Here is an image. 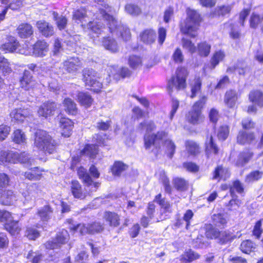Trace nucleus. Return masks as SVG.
Masks as SVG:
<instances>
[{"label": "nucleus", "mask_w": 263, "mask_h": 263, "mask_svg": "<svg viewBox=\"0 0 263 263\" xmlns=\"http://www.w3.org/2000/svg\"><path fill=\"white\" fill-rule=\"evenodd\" d=\"M167 134L163 131L158 132L154 135H146L144 136V144L146 149H149L152 145L156 148H160L161 144L166 147L168 156L172 158L175 152L176 146L175 144L169 139H165Z\"/></svg>", "instance_id": "obj_1"}, {"label": "nucleus", "mask_w": 263, "mask_h": 263, "mask_svg": "<svg viewBox=\"0 0 263 263\" xmlns=\"http://www.w3.org/2000/svg\"><path fill=\"white\" fill-rule=\"evenodd\" d=\"M34 145L45 154L53 153L55 149L54 141L51 136L43 130H37L34 134Z\"/></svg>", "instance_id": "obj_2"}, {"label": "nucleus", "mask_w": 263, "mask_h": 263, "mask_svg": "<svg viewBox=\"0 0 263 263\" xmlns=\"http://www.w3.org/2000/svg\"><path fill=\"white\" fill-rule=\"evenodd\" d=\"M101 16L106 18L110 32L118 36H121L124 41H127L130 38V32L128 28L121 24L115 17L111 15H105L104 12L101 11Z\"/></svg>", "instance_id": "obj_3"}, {"label": "nucleus", "mask_w": 263, "mask_h": 263, "mask_svg": "<svg viewBox=\"0 0 263 263\" xmlns=\"http://www.w3.org/2000/svg\"><path fill=\"white\" fill-rule=\"evenodd\" d=\"M187 17L184 25L181 26V31L191 37H195L201 18L199 14L195 10L188 9Z\"/></svg>", "instance_id": "obj_4"}, {"label": "nucleus", "mask_w": 263, "mask_h": 263, "mask_svg": "<svg viewBox=\"0 0 263 263\" xmlns=\"http://www.w3.org/2000/svg\"><path fill=\"white\" fill-rule=\"evenodd\" d=\"M188 72L184 67L178 68L176 71V76L172 77L168 82L167 90L170 95L174 89L179 90L184 89L186 86V79Z\"/></svg>", "instance_id": "obj_5"}, {"label": "nucleus", "mask_w": 263, "mask_h": 263, "mask_svg": "<svg viewBox=\"0 0 263 263\" xmlns=\"http://www.w3.org/2000/svg\"><path fill=\"white\" fill-rule=\"evenodd\" d=\"M67 222L69 224V229L75 232H79L82 235L94 234L103 230V226L100 222H93L91 224H75L72 219H67Z\"/></svg>", "instance_id": "obj_6"}, {"label": "nucleus", "mask_w": 263, "mask_h": 263, "mask_svg": "<svg viewBox=\"0 0 263 263\" xmlns=\"http://www.w3.org/2000/svg\"><path fill=\"white\" fill-rule=\"evenodd\" d=\"M206 100L207 98L203 96L194 104L187 116V120L190 123L198 124L203 121V116L202 115L201 110L205 104Z\"/></svg>", "instance_id": "obj_7"}, {"label": "nucleus", "mask_w": 263, "mask_h": 263, "mask_svg": "<svg viewBox=\"0 0 263 263\" xmlns=\"http://www.w3.org/2000/svg\"><path fill=\"white\" fill-rule=\"evenodd\" d=\"M83 80L86 86L91 87L94 91L98 92L102 87L100 78L92 69L86 68L83 70Z\"/></svg>", "instance_id": "obj_8"}, {"label": "nucleus", "mask_w": 263, "mask_h": 263, "mask_svg": "<svg viewBox=\"0 0 263 263\" xmlns=\"http://www.w3.org/2000/svg\"><path fill=\"white\" fill-rule=\"evenodd\" d=\"M82 68V63L77 57H71L62 63L63 72L76 75Z\"/></svg>", "instance_id": "obj_9"}, {"label": "nucleus", "mask_w": 263, "mask_h": 263, "mask_svg": "<svg viewBox=\"0 0 263 263\" xmlns=\"http://www.w3.org/2000/svg\"><path fill=\"white\" fill-rule=\"evenodd\" d=\"M0 221L5 223L6 230L12 235L16 232V222L13 220L10 213L5 211H0Z\"/></svg>", "instance_id": "obj_10"}, {"label": "nucleus", "mask_w": 263, "mask_h": 263, "mask_svg": "<svg viewBox=\"0 0 263 263\" xmlns=\"http://www.w3.org/2000/svg\"><path fill=\"white\" fill-rule=\"evenodd\" d=\"M69 238V235L67 230L62 229L57 235L55 239L48 241L45 244L48 249H54L58 248L61 244L67 242Z\"/></svg>", "instance_id": "obj_11"}, {"label": "nucleus", "mask_w": 263, "mask_h": 263, "mask_svg": "<svg viewBox=\"0 0 263 263\" xmlns=\"http://www.w3.org/2000/svg\"><path fill=\"white\" fill-rule=\"evenodd\" d=\"M78 174L80 179H82L87 187H91L89 190L91 192H96L100 185L97 182H93L87 170L81 167L78 171Z\"/></svg>", "instance_id": "obj_12"}, {"label": "nucleus", "mask_w": 263, "mask_h": 263, "mask_svg": "<svg viewBox=\"0 0 263 263\" xmlns=\"http://www.w3.org/2000/svg\"><path fill=\"white\" fill-rule=\"evenodd\" d=\"M59 105L54 102H47L42 104L39 108L37 114L39 116L48 118L53 116Z\"/></svg>", "instance_id": "obj_13"}, {"label": "nucleus", "mask_w": 263, "mask_h": 263, "mask_svg": "<svg viewBox=\"0 0 263 263\" xmlns=\"http://www.w3.org/2000/svg\"><path fill=\"white\" fill-rule=\"evenodd\" d=\"M96 3L97 4V7H98V11H97L94 14L96 18L98 20H104L106 22V18L102 16L101 11L104 12L105 15H110L108 13H112L115 11L109 6L107 3V0H95Z\"/></svg>", "instance_id": "obj_14"}, {"label": "nucleus", "mask_w": 263, "mask_h": 263, "mask_svg": "<svg viewBox=\"0 0 263 263\" xmlns=\"http://www.w3.org/2000/svg\"><path fill=\"white\" fill-rule=\"evenodd\" d=\"M87 27L93 37H98L99 35L109 31V28L105 27L101 22L95 21L89 22L87 25Z\"/></svg>", "instance_id": "obj_15"}, {"label": "nucleus", "mask_w": 263, "mask_h": 263, "mask_svg": "<svg viewBox=\"0 0 263 263\" xmlns=\"http://www.w3.org/2000/svg\"><path fill=\"white\" fill-rule=\"evenodd\" d=\"M156 36L155 31L151 29L143 30L139 35L140 41L148 45H151L155 42Z\"/></svg>", "instance_id": "obj_16"}, {"label": "nucleus", "mask_w": 263, "mask_h": 263, "mask_svg": "<svg viewBox=\"0 0 263 263\" xmlns=\"http://www.w3.org/2000/svg\"><path fill=\"white\" fill-rule=\"evenodd\" d=\"M237 140L240 144H250L256 142V137L253 133L242 130L239 132Z\"/></svg>", "instance_id": "obj_17"}, {"label": "nucleus", "mask_w": 263, "mask_h": 263, "mask_svg": "<svg viewBox=\"0 0 263 263\" xmlns=\"http://www.w3.org/2000/svg\"><path fill=\"white\" fill-rule=\"evenodd\" d=\"M36 26L39 31L44 36L48 37L53 35V27L49 23L44 21H40L37 22Z\"/></svg>", "instance_id": "obj_18"}, {"label": "nucleus", "mask_w": 263, "mask_h": 263, "mask_svg": "<svg viewBox=\"0 0 263 263\" xmlns=\"http://www.w3.org/2000/svg\"><path fill=\"white\" fill-rule=\"evenodd\" d=\"M48 51V45L44 41H39L33 46V53L35 57H43Z\"/></svg>", "instance_id": "obj_19"}, {"label": "nucleus", "mask_w": 263, "mask_h": 263, "mask_svg": "<svg viewBox=\"0 0 263 263\" xmlns=\"http://www.w3.org/2000/svg\"><path fill=\"white\" fill-rule=\"evenodd\" d=\"M205 150L208 157H209V155L212 153L216 155L218 153L219 148L215 144L212 136L207 137L206 138L205 142Z\"/></svg>", "instance_id": "obj_20"}, {"label": "nucleus", "mask_w": 263, "mask_h": 263, "mask_svg": "<svg viewBox=\"0 0 263 263\" xmlns=\"http://www.w3.org/2000/svg\"><path fill=\"white\" fill-rule=\"evenodd\" d=\"M60 123L62 129V135L65 137H69L73 129V122L68 118H62Z\"/></svg>", "instance_id": "obj_21"}, {"label": "nucleus", "mask_w": 263, "mask_h": 263, "mask_svg": "<svg viewBox=\"0 0 263 263\" xmlns=\"http://www.w3.org/2000/svg\"><path fill=\"white\" fill-rule=\"evenodd\" d=\"M17 162L24 165V166L29 167L33 165H35V160L34 158L31 157L29 155L24 152L20 155L17 154Z\"/></svg>", "instance_id": "obj_22"}, {"label": "nucleus", "mask_w": 263, "mask_h": 263, "mask_svg": "<svg viewBox=\"0 0 263 263\" xmlns=\"http://www.w3.org/2000/svg\"><path fill=\"white\" fill-rule=\"evenodd\" d=\"M15 160L16 155L15 153L3 151L0 152V164L15 163Z\"/></svg>", "instance_id": "obj_23"}, {"label": "nucleus", "mask_w": 263, "mask_h": 263, "mask_svg": "<svg viewBox=\"0 0 263 263\" xmlns=\"http://www.w3.org/2000/svg\"><path fill=\"white\" fill-rule=\"evenodd\" d=\"M253 156V153L249 150H246L239 154L236 162V165L242 167L249 162Z\"/></svg>", "instance_id": "obj_24"}, {"label": "nucleus", "mask_w": 263, "mask_h": 263, "mask_svg": "<svg viewBox=\"0 0 263 263\" xmlns=\"http://www.w3.org/2000/svg\"><path fill=\"white\" fill-rule=\"evenodd\" d=\"M104 218L110 227H117L120 224L119 216L115 212H105Z\"/></svg>", "instance_id": "obj_25"}, {"label": "nucleus", "mask_w": 263, "mask_h": 263, "mask_svg": "<svg viewBox=\"0 0 263 263\" xmlns=\"http://www.w3.org/2000/svg\"><path fill=\"white\" fill-rule=\"evenodd\" d=\"M98 149L95 144H87L80 152V156H87L90 159H94L98 154Z\"/></svg>", "instance_id": "obj_26"}, {"label": "nucleus", "mask_w": 263, "mask_h": 263, "mask_svg": "<svg viewBox=\"0 0 263 263\" xmlns=\"http://www.w3.org/2000/svg\"><path fill=\"white\" fill-rule=\"evenodd\" d=\"M238 99V94L235 90H230L226 92L224 102L229 107L232 108L235 105Z\"/></svg>", "instance_id": "obj_27"}, {"label": "nucleus", "mask_w": 263, "mask_h": 263, "mask_svg": "<svg viewBox=\"0 0 263 263\" xmlns=\"http://www.w3.org/2000/svg\"><path fill=\"white\" fill-rule=\"evenodd\" d=\"M87 16L85 9L80 8L73 11L72 19L78 24H83L84 22H86ZM82 26H83V24H82Z\"/></svg>", "instance_id": "obj_28"}, {"label": "nucleus", "mask_w": 263, "mask_h": 263, "mask_svg": "<svg viewBox=\"0 0 263 263\" xmlns=\"http://www.w3.org/2000/svg\"><path fill=\"white\" fill-rule=\"evenodd\" d=\"M42 172L39 167H35L24 173V176L30 180H39L42 175Z\"/></svg>", "instance_id": "obj_29"}, {"label": "nucleus", "mask_w": 263, "mask_h": 263, "mask_svg": "<svg viewBox=\"0 0 263 263\" xmlns=\"http://www.w3.org/2000/svg\"><path fill=\"white\" fill-rule=\"evenodd\" d=\"M32 77L31 72L27 70H24L23 77L20 80V85L22 88L26 90L33 85Z\"/></svg>", "instance_id": "obj_30"}, {"label": "nucleus", "mask_w": 263, "mask_h": 263, "mask_svg": "<svg viewBox=\"0 0 263 263\" xmlns=\"http://www.w3.org/2000/svg\"><path fill=\"white\" fill-rule=\"evenodd\" d=\"M77 99L80 103L86 108L90 107L93 101L91 96L87 92H79Z\"/></svg>", "instance_id": "obj_31"}, {"label": "nucleus", "mask_w": 263, "mask_h": 263, "mask_svg": "<svg viewBox=\"0 0 263 263\" xmlns=\"http://www.w3.org/2000/svg\"><path fill=\"white\" fill-rule=\"evenodd\" d=\"M104 47L111 52H116L118 51V46L116 41L110 37H104L102 41Z\"/></svg>", "instance_id": "obj_32"}, {"label": "nucleus", "mask_w": 263, "mask_h": 263, "mask_svg": "<svg viewBox=\"0 0 263 263\" xmlns=\"http://www.w3.org/2000/svg\"><path fill=\"white\" fill-rule=\"evenodd\" d=\"M52 16L53 19L59 30H64L66 28L67 19L65 16L60 15L55 11L52 12Z\"/></svg>", "instance_id": "obj_33"}, {"label": "nucleus", "mask_w": 263, "mask_h": 263, "mask_svg": "<svg viewBox=\"0 0 263 263\" xmlns=\"http://www.w3.org/2000/svg\"><path fill=\"white\" fill-rule=\"evenodd\" d=\"M250 101L260 107L263 106V92L259 90L252 91L249 96Z\"/></svg>", "instance_id": "obj_34"}, {"label": "nucleus", "mask_w": 263, "mask_h": 263, "mask_svg": "<svg viewBox=\"0 0 263 263\" xmlns=\"http://www.w3.org/2000/svg\"><path fill=\"white\" fill-rule=\"evenodd\" d=\"M33 33L32 26L28 24H23L17 28V34L21 38H27Z\"/></svg>", "instance_id": "obj_35"}, {"label": "nucleus", "mask_w": 263, "mask_h": 263, "mask_svg": "<svg viewBox=\"0 0 263 263\" xmlns=\"http://www.w3.org/2000/svg\"><path fill=\"white\" fill-rule=\"evenodd\" d=\"M230 176V172L227 168L218 166L213 173V179H226Z\"/></svg>", "instance_id": "obj_36"}, {"label": "nucleus", "mask_w": 263, "mask_h": 263, "mask_svg": "<svg viewBox=\"0 0 263 263\" xmlns=\"http://www.w3.org/2000/svg\"><path fill=\"white\" fill-rule=\"evenodd\" d=\"M185 147L187 153L192 156H196L200 153L199 144L192 140L185 142Z\"/></svg>", "instance_id": "obj_37"}, {"label": "nucleus", "mask_w": 263, "mask_h": 263, "mask_svg": "<svg viewBox=\"0 0 263 263\" xmlns=\"http://www.w3.org/2000/svg\"><path fill=\"white\" fill-rule=\"evenodd\" d=\"M236 236L229 231L220 232L218 236L219 243L221 245H226L231 242Z\"/></svg>", "instance_id": "obj_38"}, {"label": "nucleus", "mask_w": 263, "mask_h": 263, "mask_svg": "<svg viewBox=\"0 0 263 263\" xmlns=\"http://www.w3.org/2000/svg\"><path fill=\"white\" fill-rule=\"evenodd\" d=\"M63 104L65 111L69 114L73 115L77 114V105L72 99L65 98L63 101Z\"/></svg>", "instance_id": "obj_39"}, {"label": "nucleus", "mask_w": 263, "mask_h": 263, "mask_svg": "<svg viewBox=\"0 0 263 263\" xmlns=\"http://www.w3.org/2000/svg\"><path fill=\"white\" fill-rule=\"evenodd\" d=\"M200 257L197 253L191 249L186 250L181 256L182 261L192 262L198 259Z\"/></svg>", "instance_id": "obj_40"}, {"label": "nucleus", "mask_w": 263, "mask_h": 263, "mask_svg": "<svg viewBox=\"0 0 263 263\" xmlns=\"http://www.w3.org/2000/svg\"><path fill=\"white\" fill-rule=\"evenodd\" d=\"M154 202L158 203L163 209L166 212L171 213L172 212L171 205L164 198H162L161 194H159L155 196Z\"/></svg>", "instance_id": "obj_41"}, {"label": "nucleus", "mask_w": 263, "mask_h": 263, "mask_svg": "<svg viewBox=\"0 0 263 263\" xmlns=\"http://www.w3.org/2000/svg\"><path fill=\"white\" fill-rule=\"evenodd\" d=\"M256 248V245L250 240L243 241L240 246L241 251L246 254H249L254 251Z\"/></svg>", "instance_id": "obj_42"}, {"label": "nucleus", "mask_w": 263, "mask_h": 263, "mask_svg": "<svg viewBox=\"0 0 263 263\" xmlns=\"http://www.w3.org/2000/svg\"><path fill=\"white\" fill-rule=\"evenodd\" d=\"M127 168V165L120 161L115 162L111 168L112 173L119 176Z\"/></svg>", "instance_id": "obj_43"}, {"label": "nucleus", "mask_w": 263, "mask_h": 263, "mask_svg": "<svg viewBox=\"0 0 263 263\" xmlns=\"http://www.w3.org/2000/svg\"><path fill=\"white\" fill-rule=\"evenodd\" d=\"M71 190L72 195L75 198H82L83 197L81 185L78 181L74 180L72 181Z\"/></svg>", "instance_id": "obj_44"}, {"label": "nucleus", "mask_w": 263, "mask_h": 263, "mask_svg": "<svg viewBox=\"0 0 263 263\" xmlns=\"http://www.w3.org/2000/svg\"><path fill=\"white\" fill-rule=\"evenodd\" d=\"M125 10L128 14L134 16L139 15L142 12L141 8L138 5L131 3L125 5Z\"/></svg>", "instance_id": "obj_45"}, {"label": "nucleus", "mask_w": 263, "mask_h": 263, "mask_svg": "<svg viewBox=\"0 0 263 263\" xmlns=\"http://www.w3.org/2000/svg\"><path fill=\"white\" fill-rule=\"evenodd\" d=\"M224 56L225 54L223 51H216L213 55L211 60V69H214L219 63L223 59Z\"/></svg>", "instance_id": "obj_46"}, {"label": "nucleus", "mask_w": 263, "mask_h": 263, "mask_svg": "<svg viewBox=\"0 0 263 263\" xmlns=\"http://www.w3.org/2000/svg\"><path fill=\"white\" fill-rule=\"evenodd\" d=\"M52 211L49 205L44 206L38 212V214L43 221H47L51 217Z\"/></svg>", "instance_id": "obj_47"}, {"label": "nucleus", "mask_w": 263, "mask_h": 263, "mask_svg": "<svg viewBox=\"0 0 263 263\" xmlns=\"http://www.w3.org/2000/svg\"><path fill=\"white\" fill-rule=\"evenodd\" d=\"M175 187L178 191H184L187 189L189 184L186 181L181 178H176L173 180Z\"/></svg>", "instance_id": "obj_48"}, {"label": "nucleus", "mask_w": 263, "mask_h": 263, "mask_svg": "<svg viewBox=\"0 0 263 263\" xmlns=\"http://www.w3.org/2000/svg\"><path fill=\"white\" fill-rule=\"evenodd\" d=\"M213 224L218 227H223L227 223V220L221 214H214L212 216Z\"/></svg>", "instance_id": "obj_49"}, {"label": "nucleus", "mask_w": 263, "mask_h": 263, "mask_svg": "<svg viewBox=\"0 0 263 263\" xmlns=\"http://www.w3.org/2000/svg\"><path fill=\"white\" fill-rule=\"evenodd\" d=\"M211 45L206 42H202L198 45V52L200 55L207 57L210 52Z\"/></svg>", "instance_id": "obj_50"}, {"label": "nucleus", "mask_w": 263, "mask_h": 263, "mask_svg": "<svg viewBox=\"0 0 263 263\" xmlns=\"http://www.w3.org/2000/svg\"><path fill=\"white\" fill-rule=\"evenodd\" d=\"M230 192L232 199L229 202L228 205L230 206L232 209H236V208L239 207L241 205V201L237 198V196L234 192L233 189H230Z\"/></svg>", "instance_id": "obj_51"}, {"label": "nucleus", "mask_w": 263, "mask_h": 263, "mask_svg": "<svg viewBox=\"0 0 263 263\" xmlns=\"http://www.w3.org/2000/svg\"><path fill=\"white\" fill-rule=\"evenodd\" d=\"M144 128H146V132L148 133L155 130L156 128V126L152 121H144L140 124L139 128L143 130ZM146 135H151L150 134L147 133L145 134V136Z\"/></svg>", "instance_id": "obj_52"}, {"label": "nucleus", "mask_w": 263, "mask_h": 263, "mask_svg": "<svg viewBox=\"0 0 263 263\" xmlns=\"http://www.w3.org/2000/svg\"><path fill=\"white\" fill-rule=\"evenodd\" d=\"M262 21H263V14L262 16H260L256 13H253L250 19V27L256 29Z\"/></svg>", "instance_id": "obj_53"}, {"label": "nucleus", "mask_w": 263, "mask_h": 263, "mask_svg": "<svg viewBox=\"0 0 263 263\" xmlns=\"http://www.w3.org/2000/svg\"><path fill=\"white\" fill-rule=\"evenodd\" d=\"M229 134V127L227 125L221 126L217 132V137L220 140H225Z\"/></svg>", "instance_id": "obj_54"}, {"label": "nucleus", "mask_w": 263, "mask_h": 263, "mask_svg": "<svg viewBox=\"0 0 263 263\" xmlns=\"http://www.w3.org/2000/svg\"><path fill=\"white\" fill-rule=\"evenodd\" d=\"M262 173L258 171H253L248 174L246 178V181L250 183L257 181L261 178Z\"/></svg>", "instance_id": "obj_55"}, {"label": "nucleus", "mask_w": 263, "mask_h": 263, "mask_svg": "<svg viewBox=\"0 0 263 263\" xmlns=\"http://www.w3.org/2000/svg\"><path fill=\"white\" fill-rule=\"evenodd\" d=\"M182 43L184 49L187 50L191 53H193L196 51V48L192 42L185 38L182 39Z\"/></svg>", "instance_id": "obj_56"}, {"label": "nucleus", "mask_w": 263, "mask_h": 263, "mask_svg": "<svg viewBox=\"0 0 263 263\" xmlns=\"http://www.w3.org/2000/svg\"><path fill=\"white\" fill-rule=\"evenodd\" d=\"M201 86V81L199 78L194 80V84L192 86V94L191 97L193 98L196 96L197 92L200 91Z\"/></svg>", "instance_id": "obj_57"}, {"label": "nucleus", "mask_w": 263, "mask_h": 263, "mask_svg": "<svg viewBox=\"0 0 263 263\" xmlns=\"http://www.w3.org/2000/svg\"><path fill=\"white\" fill-rule=\"evenodd\" d=\"M220 232L216 229L213 228L211 226H209L205 232L206 237L210 239L218 238Z\"/></svg>", "instance_id": "obj_58"}, {"label": "nucleus", "mask_w": 263, "mask_h": 263, "mask_svg": "<svg viewBox=\"0 0 263 263\" xmlns=\"http://www.w3.org/2000/svg\"><path fill=\"white\" fill-rule=\"evenodd\" d=\"M128 63L131 68L136 69L141 65V60L139 57L132 55L129 58Z\"/></svg>", "instance_id": "obj_59"}, {"label": "nucleus", "mask_w": 263, "mask_h": 263, "mask_svg": "<svg viewBox=\"0 0 263 263\" xmlns=\"http://www.w3.org/2000/svg\"><path fill=\"white\" fill-rule=\"evenodd\" d=\"M249 71V68L247 67H239L238 66L229 67L227 69V72H235L238 73L239 75H245L247 71Z\"/></svg>", "instance_id": "obj_60"}, {"label": "nucleus", "mask_w": 263, "mask_h": 263, "mask_svg": "<svg viewBox=\"0 0 263 263\" xmlns=\"http://www.w3.org/2000/svg\"><path fill=\"white\" fill-rule=\"evenodd\" d=\"M231 9L232 6L230 5L221 6L218 7L217 13L219 15L225 16L230 13Z\"/></svg>", "instance_id": "obj_61"}, {"label": "nucleus", "mask_w": 263, "mask_h": 263, "mask_svg": "<svg viewBox=\"0 0 263 263\" xmlns=\"http://www.w3.org/2000/svg\"><path fill=\"white\" fill-rule=\"evenodd\" d=\"M10 132V127L9 126L2 125H0V141H2L9 135Z\"/></svg>", "instance_id": "obj_62"}, {"label": "nucleus", "mask_w": 263, "mask_h": 263, "mask_svg": "<svg viewBox=\"0 0 263 263\" xmlns=\"http://www.w3.org/2000/svg\"><path fill=\"white\" fill-rule=\"evenodd\" d=\"M183 166L187 171L190 172L196 173L199 170L198 166L191 162L184 163Z\"/></svg>", "instance_id": "obj_63"}, {"label": "nucleus", "mask_w": 263, "mask_h": 263, "mask_svg": "<svg viewBox=\"0 0 263 263\" xmlns=\"http://www.w3.org/2000/svg\"><path fill=\"white\" fill-rule=\"evenodd\" d=\"M174 61L176 63H180L183 60V55L182 51L179 48H177L173 54Z\"/></svg>", "instance_id": "obj_64"}]
</instances>
